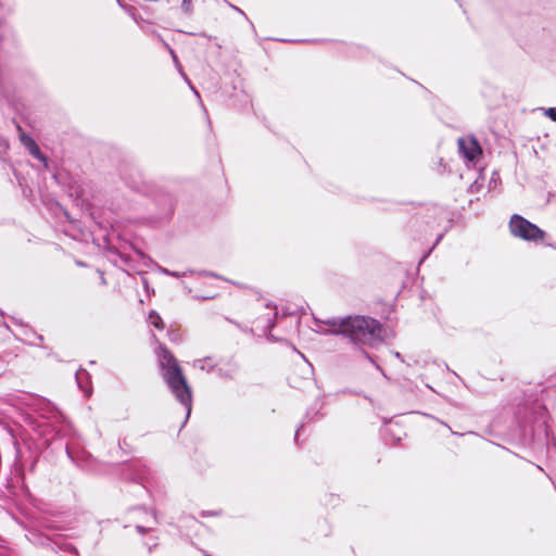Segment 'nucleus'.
<instances>
[{"mask_svg": "<svg viewBox=\"0 0 556 556\" xmlns=\"http://www.w3.org/2000/svg\"><path fill=\"white\" fill-rule=\"evenodd\" d=\"M193 366L199 368L200 370L211 372L215 368L216 363L213 361L212 357L207 356L204 358L195 359L193 362Z\"/></svg>", "mask_w": 556, "mask_h": 556, "instance_id": "0eeeda50", "label": "nucleus"}, {"mask_svg": "<svg viewBox=\"0 0 556 556\" xmlns=\"http://www.w3.org/2000/svg\"><path fill=\"white\" fill-rule=\"evenodd\" d=\"M148 320L156 329L162 330L164 328V323H163L161 316L154 311H152L149 314Z\"/></svg>", "mask_w": 556, "mask_h": 556, "instance_id": "1a4fd4ad", "label": "nucleus"}, {"mask_svg": "<svg viewBox=\"0 0 556 556\" xmlns=\"http://www.w3.org/2000/svg\"><path fill=\"white\" fill-rule=\"evenodd\" d=\"M509 229L514 237L526 241H542L545 236V232L541 228L518 214H514L510 217Z\"/></svg>", "mask_w": 556, "mask_h": 556, "instance_id": "7ed1b4c3", "label": "nucleus"}, {"mask_svg": "<svg viewBox=\"0 0 556 556\" xmlns=\"http://www.w3.org/2000/svg\"><path fill=\"white\" fill-rule=\"evenodd\" d=\"M20 140L24 147H26L28 150L33 148L36 144V141L27 134L21 132L20 134Z\"/></svg>", "mask_w": 556, "mask_h": 556, "instance_id": "9d476101", "label": "nucleus"}, {"mask_svg": "<svg viewBox=\"0 0 556 556\" xmlns=\"http://www.w3.org/2000/svg\"><path fill=\"white\" fill-rule=\"evenodd\" d=\"M159 38L161 39V41H162L163 46L168 50L169 54L172 55V59H173V61H174V63H175V66H176L177 71L179 72V74H180V75L182 76V78L188 83V85L190 86V88H191V90L194 92V94H195L198 98H200V94H199L198 90H197V89L191 85V83H190V80H189L188 76H187V75H186V73L184 72L182 66H181V64H180V62H179V60H178V58H177V55H176L175 51H174V50L170 48V46H169L166 41H164L160 36H159Z\"/></svg>", "mask_w": 556, "mask_h": 556, "instance_id": "423d86ee", "label": "nucleus"}, {"mask_svg": "<svg viewBox=\"0 0 556 556\" xmlns=\"http://www.w3.org/2000/svg\"><path fill=\"white\" fill-rule=\"evenodd\" d=\"M157 355L163 369V378L175 397L186 407V419H188L192 408L191 389L181 372L177 359L169 350L164 345H160Z\"/></svg>", "mask_w": 556, "mask_h": 556, "instance_id": "f03ea898", "label": "nucleus"}, {"mask_svg": "<svg viewBox=\"0 0 556 556\" xmlns=\"http://www.w3.org/2000/svg\"><path fill=\"white\" fill-rule=\"evenodd\" d=\"M458 149L460 154L468 161H475L481 154L479 142L473 137L459 138Z\"/></svg>", "mask_w": 556, "mask_h": 556, "instance_id": "20e7f679", "label": "nucleus"}, {"mask_svg": "<svg viewBox=\"0 0 556 556\" xmlns=\"http://www.w3.org/2000/svg\"><path fill=\"white\" fill-rule=\"evenodd\" d=\"M9 148V143L5 138L0 136V153Z\"/></svg>", "mask_w": 556, "mask_h": 556, "instance_id": "dca6fc26", "label": "nucleus"}, {"mask_svg": "<svg viewBox=\"0 0 556 556\" xmlns=\"http://www.w3.org/2000/svg\"><path fill=\"white\" fill-rule=\"evenodd\" d=\"M277 312L274 313L273 317L267 318V325L264 328V331H270L275 327Z\"/></svg>", "mask_w": 556, "mask_h": 556, "instance_id": "ddd939ff", "label": "nucleus"}, {"mask_svg": "<svg viewBox=\"0 0 556 556\" xmlns=\"http://www.w3.org/2000/svg\"><path fill=\"white\" fill-rule=\"evenodd\" d=\"M63 548H64L65 552H68V553H72V554H77L76 547L74 545L70 544V543H65Z\"/></svg>", "mask_w": 556, "mask_h": 556, "instance_id": "2eb2a0df", "label": "nucleus"}, {"mask_svg": "<svg viewBox=\"0 0 556 556\" xmlns=\"http://www.w3.org/2000/svg\"><path fill=\"white\" fill-rule=\"evenodd\" d=\"M181 9L186 14H191L193 10L192 0H182Z\"/></svg>", "mask_w": 556, "mask_h": 556, "instance_id": "f8f14e48", "label": "nucleus"}, {"mask_svg": "<svg viewBox=\"0 0 556 556\" xmlns=\"http://www.w3.org/2000/svg\"><path fill=\"white\" fill-rule=\"evenodd\" d=\"M10 412H11L12 414H18L17 409H15L14 407H11V408H10Z\"/></svg>", "mask_w": 556, "mask_h": 556, "instance_id": "412c9836", "label": "nucleus"}, {"mask_svg": "<svg viewBox=\"0 0 556 556\" xmlns=\"http://www.w3.org/2000/svg\"><path fill=\"white\" fill-rule=\"evenodd\" d=\"M28 151H29V153H30L34 157H36L37 160H39V161L43 162L45 164H47V159H46V156L41 153V151H40L39 147L37 146V143H36L33 148H30Z\"/></svg>", "mask_w": 556, "mask_h": 556, "instance_id": "9b49d317", "label": "nucleus"}, {"mask_svg": "<svg viewBox=\"0 0 556 556\" xmlns=\"http://www.w3.org/2000/svg\"><path fill=\"white\" fill-rule=\"evenodd\" d=\"M76 381L80 390L89 392V374L85 369H79L76 372Z\"/></svg>", "mask_w": 556, "mask_h": 556, "instance_id": "6e6552de", "label": "nucleus"}, {"mask_svg": "<svg viewBox=\"0 0 556 556\" xmlns=\"http://www.w3.org/2000/svg\"><path fill=\"white\" fill-rule=\"evenodd\" d=\"M164 273H165L166 275H169V276H172V277H176V278H179V277H181V276H184V275H185V274H180V273H178V271H170V270H168V269H164Z\"/></svg>", "mask_w": 556, "mask_h": 556, "instance_id": "a211bd4d", "label": "nucleus"}, {"mask_svg": "<svg viewBox=\"0 0 556 556\" xmlns=\"http://www.w3.org/2000/svg\"><path fill=\"white\" fill-rule=\"evenodd\" d=\"M302 429H303V425H301V426L296 429V431H295V439L298 438V435H299V433H300V431H301Z\"/></svg>", "mask_w": 556, "mask_h": 556, "instance_id": "aec40b11", "label": "nucleus"}, {"mask_svg": "<svg viewBox=\"0 0 556 556\" xmlns=\"http://www.w3.org/2000/svg\"><path fill=\"white\" fill-rule=\"evenodd\" d=\"M363 353H364L365 357H366L367 359H369V362H370V363H372V364L376 366V368H377L378 370H380L381 372H383V371H382V368H381L378 364H376V363H375V361L372 359V357H371L368 353H366V352H364V351H363Z\"/></svg>", "mask_w": 556, "mask_h": 556, "instance_id": "f3484780", "label": "nucleus"}, {"mask_svg": "<svg viewBox=\"0 0 556 556\" xmlns=\"http://www.w3.org/2000/svg\"><path fill=\"white\" fill-rule=\"evenodd\" d=\"M544 114L552 121L556 122V108H548L544 110Z\"/></svg>", "mask_w": 556, "mask_h": 556, "instance_id": "4468645a", "label": "nucleus"}, {"mask_svg": "<svg viewBox=\"0 0 556 556\" xmlns=\"http://www.w3.org/2000/svg\"><path fill=\"white\" fill-rule=\"evenodd\" d=\"M136 529H137V531H138L139 533H141V534H144V533H147V532L149 531V529H148V528H144V527H142V526H137V527H136Z\"/></svg>", "mask_w": 556, "mask_h": 556, "instance_id": "6ab92c4d", "label": "nucleus"}, {"mask_svg": "<svg viewBox=\"0 0 556 556\" xmlns=\"http://www.w3.org/2000/svg\"><path fill=\"white\" fill-rule=\"evenodd\" d=\"M326 325L331 326L330 333L341 334L357 346H376L383 341L382 325L375 318L355 315L344 318L328 319Z\"/></svg>", "mask_w": 556, "mask_h": 556, "instance_id": "f257e3e1", "label": "nucleus"}, {"mask_svg": "<svg viewBox=\"0 0 556 556\" xmlns=\"http://www.w3.org/2000/svg\"><path fill=\"white\" fill-rule=\"evenodd\" d=\"M17 429V421L8 413L4 418H0V441L14 443Z\"/></svg>", "mask_w": 556, "mask_h": 556, "instance_id": "39448f33", "label": "nucleus"}]
</instances>
